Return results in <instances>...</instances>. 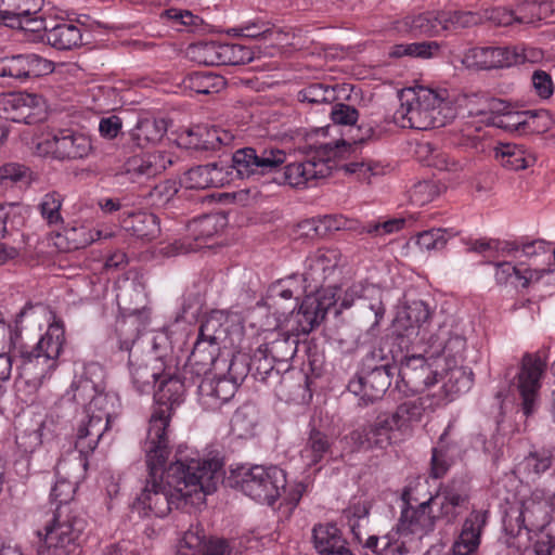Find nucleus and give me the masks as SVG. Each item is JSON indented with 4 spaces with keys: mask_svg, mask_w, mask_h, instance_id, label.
<instances>
[{
    "mask_svg": "<svg viewBox=\"0 0 555 555\" xmlns=\"http://www.w3.org/2000/svg\"><path fill=\"white\" fill-rule=\"evenodd\" d=\"M149 453L147 443H143L149 476L141 493L133 502V509L143 517H165L172 508L184 504H197L206 494L216 491L222 478V464L217 459L190 456L181 449L176 460L164 469L170 448L166 444L153 448Z\"/></svg>",
    "mask_w": 555,
    "mask_h": 555,
    "instance_id": "f257e3e1",
    "label": "nucleus"
},
{
    "mask_svg": "<svg viewBox=\"0 0 555 555\" xmlns=\"http://www.w3.org/2000/svg\"><path fill=\"white\" fill-rule=\"evenodd\" d=\"M285 162L286 153L274 146L243 147L232 155V166L242 179L275 173V182L293 188L309 186L314 180L330 176L332 170L328 159L313 156L288 164L280 171Z\"/></svg>",
    "mask_w": 555,
    "mask_h": 555,
    "instance_id": "f03ea898",
    "label": "nucleus"
},
{
    "mask_svg": "<svg viewBox=\"0 0 555 555\" xmlns=\"http://www.w3.org/2000/svg\"><path fill=\"white\" fill-rule=\"evenodd\" d=\"M64 341V327L60 323H52L31 350L21 351L15 388L22 400L27 402L28 397L35 395L51 377L59 365Z\"/></svg>",
    "mask_w": 555,
    "mask_h": 555,
    "instance_id": "7ed1b4c3",
    "label": "nucleus"
},
{
    "mask_svg": "<svg viewBox=\"0 0 555 555\" xmlns=\"http://www.w3.org/2000/svg\"><path fill=\"white\" fill-rule=\"evenodd\" d=\"M446 91L425 87L402 89L399 92L400 106L393 119L402 128L429 130L444 127L455 117V108L444 96Z\"/></svg>",
    "mask_w": 555,
    "mask_h": 555,
    "instance_id": "20e7f679",
    "label": "nucleus"
},
{
    "mask_svg": "<svg viewBox=\"0 0 555 555\" xmlns=\"http://www.w3.org/2000/svg\"><path fill=\"white\" fill-rule=\"evenodd\" d=\"M406 495L408 493L404 492L402 499L405 506L402 508L396 528L383 537L370 535L363 544L365 555H405L409 550L403 537L409 534L423 537L435 529L437 517L433 514L430 500L413 507L406 500Z\"/></svg>",
    "mask_w": 555,
    "mask_h": 555,
    "instance_id": "39448f33",
    "label": "nucleus"
},
{
    "mask_svg": "<svg viewBox=\"0 0 555 555\" xmlns=\"http://www.w3.org/2000/svg\"><path fill=\"white\" fill-rule=\"evenodd\" d=\"M146 341L147 350H144L145 340H140L138 334L131 338L120 339L119 349L127 350L130 382L139 395H149L153 391L155 382L168 369L167 338L164 336Z\"/></svg>",
    "mask_w": 555,
    "mask_h": 555,
    "instance_id": "423d86ee",
    "label": "nucleus"
},
{
    "mask_svg": "<svg viewBox=\"0 0 555 555\" xmlns=\"http://www.w3.org/2000/svg\"><path fill=\"white\" fill-rule=\"evenodd\" d=\"M185 395V386L181 377L171 372L168 364L166 374L159 377V387L154 393L155 405L149 422L146 439L149 453L154 452L152 448H159L162 444L169 447V423L171 415L179 406Z\"/></svg>",
    "mask_w": 555,
    "mask_h": 555,
    "instance_id": "0eeeda50",
    "label": "nucleus"
},
{
    "mask_svg": "<svg viewBox=\"0 0 555 555\" xmlns=\"http://www.w3.org/2000/svg\"><path fill=\"white\" fill-rule=\"evenodd\" d=\"M116 401V395L96 389L86 406V420L78 426L76 450L80 453L94 451L103 434L108 429Z\"/></svg>",
    "mask_w": 555,
    "mask_h": 555,
    "instance_id": "6e6552de",
    "label": "nucleus"
},
{
    "mask_svg": "<svg viewBox=\"0 0 555 555\" xmlns=\"http://www.w3.org/2000/svg\"><path fill=\"white\" fill-rule=\"evenodd\" d=\"M86 521L69 508L56 507L51 520L44 526L46 548L38 555H72L80 545Z\"/></svg>",
    "mask_w": 555,
    "mask_h": 555,
    "instance_id": "1a4fd4ad",
    "label": "nucleus"
},
{
    "mask_svg": "<svg viewBox=\"0 0 555 555\" xmlns=\"http://www.w3.org/2000/svg\"><path fill=\"white\" fill-rule=\"evenodd\" d=\"M286 475L278 466L255 465L250 467L242 477L241 489L251 499L273 505L286 491Z\"/></svg>",
    "mask_w": 555,
    "mask_h": 555,
    "instance_id": "9d476101",
    "label": "nucleus"
},
{
    "mask_svg": "<svg viewBox=\"0 0 555 555\" xmlns=\"http://www.w3.org/2000/svg\"><path fill=\"white\" fill-rule=\"evenodd\" d=\"M38 150L59 160H76L88 157L93 146L87 133L66 128L49 134L38 144Z\"/></svg>",
    "mask_w": 555,
    "mask_h": 555,
    "instance_id": "9b49d317",
    "label": "nucleus"
},
{
    "mask_svg": "<svg viewBox=\"0 0 555 555\" xmlns=\"http://www.w3.org/2000/svg\"><path fill=\"white\" fill-rule=\"evenodd\" d=\"M545 363L537 353L526 352L520 362L519 371L512 382V387L521 399V410L526 416L531 415L539 402L541 378Z\"/></svg>",
    "mask_w": 555,
    "mask_h": 555,
    "instance_id": "f8f14e48",
    "label": "nucleus"
},
{
    "mask_svg": "<svg viewBox=\"0 0 555 555\" xmlns=\"http://www.w3.org/2000/svg\"><path fill=\"white\" fill-rule=\"evenodd\" d=\"M43 99L35 93L9 92L0 94V118L27 125L44 119Z\"/></svg>",
    "mask_w": 555,
    "mask_h": 555,
    "instance_id": "ddd939ff",
    "label": "nucleus"
},
{
    "mask_svg": "<svg viewBox=\"0 0 555 555\" xmlns=\"http://www.w3.org/2000/svg\"><path fill=\"white\" fill-rule=\"evenodd\" d=\"M350 439L359 449H386L392 443L403 441L397 434L388 412L378 414L373 422L353 430Z\"/></svg>",
    "mask_w": 555,
    "mask_h": 555,
    "instance_id": "4468645a",
    "label": "nucleus"
},
{
    "mask_svg": "<svg viewBox=\"0 0 555 555\" xmlns=\"http://www.w3.org/2000/svg\"><path fill=\"white\" fill-rule=\"evenodd\" d=\"M359 228L357 220L344 216H324L320 219H309L299 222L292 232L294 241L332 240L337 231H356Z\"/></svg>",
    "mask_w": 555,
    "mask_h": 555,
    "instance_id": "2eb2a0df",
    "label": "nucleus"
},
{
    "mask_svg": "<svg viewBox=\"0 0 555 555\" xmlns=\"http://www.w3.org/2000/svg\"><path fill=\"white\" fill-rule=\"evenodd\" d=\"M395 365L383 364L375 372H359L354 378L349 380L348 390L361 398L364 404L373 403L383 398L391 385Z\"/></svg>",
    "mask_w": 555,
    "mask_h": 555,
    "instance_id": "dca6fc26",
    "label": "nucleus"
},
{
    "mask_svg": "<svg viewBox=\"0 0 555 555\" xmlns=\"http://www.w3.org/2000/svg\"><path fill=\"white\" fill-rule=\"evenodd\" d=\"M336 292V288L324 289L323 293H319L318 298L305 300L297 312L292 309L291 317L297 323L292 331H296L297 335L299 333L309 334L324 319L327 309L337 302Z\"/></svg>",
    "mask_w": 555,
    "mask_h": 555,
    "instance_id": "f3484780",
    "label": "nucleus"
},
{
    "mask_svg": "<svg viewBox=\"0 0 555 555\" xmlns=\"http://www.w3.org/2000/svg\"><path fill=\"white\" fill-rule=\"evenodd\" d=\"M77 454H73V459L63 460L56 466V474L68 473L67 468L75 467L74 474H68L67 477H59L54 487L51 490V499L57 503V507L68 508L66 504L72 501L77 489V483L83 477L87 470L88 462L87 455L89 453H80L76 450Z\"/></svg>",
    "mask_w": 555,
    "mask_h": 555,
    "instance_id": "a211bd4d",
    "label": "nucleus"
},
{
    "mask_svg": "<svg viewBox=\"0 0 555 555\" xmlns=\"http://www.w3.org/2000/svg\"><path fill=\"white\" fill-rule=\"evenodd\" d=\"M398 376L411 392H421L438 382L442 375L433 370L426 359L421 354L406 356L398 369Z\"/></svg>",
    "mask_w": 555,
    "mask_h": 555,
    "instance_id": "6ab92c4d",
    "label": "nucleus"
},
{
    "mask_svg": "<svg viewBox=\"0 0 555 555\" xmlns=\"http://www.w3.org/2000/svg\"><path fill=\"white\" fill-rule=\"evenodd\" d=\"M506 108L503 101L491 99L485 107L470 114L481 116L482 121L505 131L526 133L527 111H506Z\"/></svg>",
    "mask_w": 555,
    "mask_h": 555,
    "instance_id": "aec40b11",
    "label": "nucleus"
},
{
    "mask_svg": "<svg viewBox=\"0 0 555 555\" xmlns=\"http://www.w3.org/2000/svg\"><path fill=\"white\" fill-rule=\"evenodd\" d=\"M433 506L438 508L437 519H443L447 524H452L466 508L469 495L462 483L452 481L439 489L435 495L429 498Z\"/></svg>",
    "mask_w": 555,
    "mask_h": 555,
    "instance_id": "412c9836",
    "label": "nucleus"
},
{
    "mask_svg": "<svg viewBox=\"0 0 555 555\" xmlns=\"http://www.w3.org/2000/svg\"><path fill=\"white\" fill-rule=\"evenodd\" d=\"M51 72V63L41 56L28 53L0 59V77L25 80Z\"/></svg>",
    "mask_w": 555,
    "mask_h": 555,
    "instance_id": "4be33fe9",
    "label": "nucleus"
},
{
    "mask_svg": "<svg viewBox=\"0 0 555 555\" xmlns=\"http://www.w3.org/2000/svg\"><path fill=\"white\" fill-rule=\"evenodd\" d=\"M465 349V337L452 332L448 326H440L428 340L430 357H444L446 365L456 364L459 360H462Z\"/></svg>",
    "mask_w": 555,
    "mask_h": 555,
    "instance_id": "5701e85b",
    "label": "nucleus"
},
{
    "mask_svg": "<svg viewBox=\"0 0 555 555\" xmlns=\"http://www.w3.org/2000/svg\"><path fill=\"white\" fill-rule=\"evenodd\" d=\"M182 143L193 150L215 151L232 142L233 135L216 127L196 125L180 134Z\"/></svg>",
    "mask_w": 555,
    "mask_h": 555,
    "instance_id": "b1692460",
    "label": "nucleus"
},
{
    "mask_svg": "<svg viewBox=\"0 0 555 555\" xmlns=\"http://www.w3.org/2000/svg\"><path fill=\"white\" fill-rule=\"evenodd\" d=\"M509 53V47H475L464 53L462 63L476 69L509 67L515 64Z\"/></svg>",
    "mask_w": 555,
    "mask_h": 555,
    "instance_id": "393cba45",
    "label": "nucleus"
},
{
    "mask_svg": "<svg viewBox=\"0 0 555 555\" xmlns=\"http://www.w3.org/2000/svg\"><path fill=\"white\" fill-rule=\"evenodd\" d=\"M488 520L487 511H472L464 520L461 533L453 544L454 555H472L480 544V535Z\"/></svg>",
    "mask_w": 555,
    "mask_h": 555,
    "instance_id": "a878e982",
    "label": "nucleus"
},
{
    "mask_svg": "<svg viewBox=\"0 0 555 555\" xmlns=\"http://www.w3.org/2000/svg\"><path fill=\"white\" fill-rule=\"evenodd\" d=\"M274 338L261 346L275 360L276 374L286 372L289 369V361L295 357L298 346V335L288 332H272Z\"/></svg>",
    "mask_w": 555,
    "mask_h": 555,
    "instance_id": "bb28decb",
    "label": "nucleus"
},
{
    "mask_svg": "<svg viewBox=\"0 0 555 555\" xmlns=\"http://www.w3.org/2000/svg\"><path fill=\"white\" fill-rule=\"evenodd\" d=\"M425 403L422 398L408 400L399 404L396 410L388 413L397 434L403 440L412 436L414 428L422 421Z\"/></svg>",
    "mask_w": 555,
    "mask_h": 555,
    "instance_id": "cd10ccee",
    "label": "nucleus"
},
{
    "mask_svg": "<svg viewBox=\"0 0 555 555\" xmlns=\"http://www.w3.org/2000/svg\"><path fill=\"white\" fill-rule=\"evenodd\" d=\"M172 159L167 152H154L142 156H134L126 163V172L132 180L152 178L163 172Z\"/></svg>",
    "mask_w": 555,
    "mask_h": 555,
    "instance_id": "c85d7f7f",
    "label": "nucleus"
},
{
    "mask_svg": "<svg viewBox=\"0 0 555 555\" xmlns=\"http://www.w3.org/2000/svg\"><path fill=\"white\" fill-rule=\"evenodd\" d=\"M223 168L211 163L190 168L185 171L182 183L188 189H208L223 185Z\"/></svg>",
    "mask_w": 555,
    "mask_h": 555,
    "instance_id": "c756f323",
    "label": "nucleus"
},
{
    "mask_svg": "<svg viewBox=\"0 0 555 555\" xmlns=\"http://www.w3.org/2000/svg\"><path fill=\"white\" fill-rule=\"evenodd\" d=\"M167 129V121L164 118L145 117L138 120L129 135L134 145L144 147L159 142Z\"/></svg>",
    "mask_w": 555,
    "mask_h": 555,
    "instance_id": "7c9ffc66",
    "label": "nucleus"
},
{
    "mask_svg": "<svg viewBox=\"0 0 555 555\" xmlns=\"http://www.w3.org/2000/svg\"><path fill=\"white\" fill-rule=\"evenodd\" d=\"M333 439L325 433L311 428L300 456L308 466H313L332 453Z\"/></svg>",
    "mask_w": 555,
    "mask_h": 555,
    "instance_id": "2f4dec72",
    "label": "nucleus"
},
{
    "mask_svg": "<svg viewBox=\"0 0 555 555\" xmlns=\"http://www.w3.org/2000/svg\"><path fill=\"white\" fill-rule=\"evenodd\" d=\"M43 38L57 50H70L81 44L82 34L78 26L64 22L47 28Z\"/></svg>",
    "mask_w": 555,
    "mask_h": 555,
    "instance_id": "473e14b6",
    "label": "nucleus"
},
{
    "mask_svg": "<svg viewBox=\"0 0 555 555\" xmlns=\"http://www.w3.org/2000/svg\"><path fill=\"white\" fill-rule=\"evenodd\" d=\"M313 546L320 555H330L331 552L341 550L346 541L340 530L334 524H319L312 530Z\"/></svg>",
    "mask_w": 555,
    "mask_h": 555,
    "instance_id": "72a5a7b5",
    "label": "nucleus"
},
{
    "mask_svg": "<svg viewBox=\"0 0 555 555\" xmlns=\"http://www.w3.org/2000/svg\"><path fill=\"white\" fill-rule=\"evenodd\" d=\"M494 156L508 170H521L534 160L520 145L502 143L494 149Z\"/></svg>",
    "mask_w": 555,
    "mask_h": 555,
    "instance_id": "f704fd0d",
    "label": "nucleus"
},
{
    "mask_svg": "<svg viewBox=\"0 0 555 555\" xmlns=\"http://www.w3.org/2000/svg\"><path fill=\"white\" fill-rule=\"evenodd\" d=\"M43 0H0V20L16 22L28 15L39 14Z\"/></svg>",
    "mask_w": 555,
    "mask_h": 555,
    "instance_id": "c9c22d12",
    "label": "nucleus"
},
{
    "mask_svg": "<svg viewBox=\"0 0 555 555\" xmlns=\"http://www.w3.org/2000/svg\"><path fill=\"white\" fill-rule=\"evenodd\" d=\"M447 366L442 389L446 396L452 400L454 396L466 392L472 388L473 373L463 366H459L457 363Z\"/></svg>",
    "mask_w": 555,
    "mask_h": 555,
    "instance_id": "e433bc0d",
    "label": "nucleus"
},
{
    "mask_svg": "<svg viewBox=\"0 0 555 555\" xmlns=\"http://www.w3.org/2000/svg\"><path fill=\"white\" fill-rule=\"evenodd\" d=\"M441 20V12H425L406 16L403 23L413 35L435 36L443 31Z\"/></svg>",
    "mask_w": 555,
    "mask_h": 555,
    "instance_id": "4c0bfd02",
    "label": "nucleus"
},
{
    "mask_svg": "<svg viewBox=\"0 0 555 555\" xmlns=\"http://www.w3.org/2000/svg\"><path fill=\"white\" fill-rule=\"evenodd\" d=\"M257 422L256 408L251 404H244L234 412L231 418V431L237 438H250L255 435Z\"/></svg>",
    "mask_w": 555,
    "mask_h": 555,
    "instance_id": "58836bf2",
    "label": "nucleus"
},
{
    "mask_svg": "<svg viewBox=\"0 0 555 555\" xmlns=\"http://www.w3.org/2000/svg\"><path fill=\"white\" fill-rule=\"evenodd\" d=\"M336 99V87L323 82H312L297 93V100L309 105L328 104Z\"/></svg>",
    "mask_w": 555,
    "mask_h": 555,
    "instance_id": "ea45409f",
    "label": "nucleus"
},
{
    "mask_svg": "<svg viewBox=\"0 0 555 555\" xmlns=\"http://www.w3.org/2000/svg\"><path fill=\"white\" fill-rule=\"evenodd\" d=\"M340 254L336 248H321L310 263V275L315 279L320 275L326 280L339 266Z\"/></svg>",
    "mask_w": 555,
    "mask_h": 555,
    "instance_id": "a19ab883",
    "label": "nucleus"
},
{
    "mask_svg": "<svg viewBox=\"0 0 555 555\" xmlns=\"http://www.w3.org/2000/svg\"><path fill=\"white\" fill-rule=\"evenodd\" d=\"M220 49L221 43L219 42H197L189 46L186 54L192 61L198 64L206 66H219Z\"/></svg>",
    "mask_w": 555,
    "mask_h": 555,
    "instance_id": "79ce46f5",
    "label": "nucleus"
},
{
    "mask_svg": "<svg viewBox=\"0 0 555 555\" xmlns=\"http://www.w3.org/2000/svg\"><path fill=\"white\" fill-rule=\"evenodd\" d=\"M184 85L196 93L209 94L218 92L224 86V79L211 73L197 72L190 74Z\"/></svg>",
    "mask_w": 555,
    "mask_h": 555,
    "instance_id": "37998d69",
    "label": "nucleus"
},
{
    "mask_svg": "<svg viewBox=\"0 0 555 555\" xmlns=\"http://www.w3.org/2000/svg\"><path fill=\"white\" fill-rule=\"evenodd\" d=\"M371 509V503L367 500H359L357 502L351 503L345 511L344 517L347 520V524L354 535V539L362 543V537L360 532V527L362 522L369 521V515Z\"/></svg>",
    "mask_w": 555,
    "mask_h": 555,
    "instance_id": "c03bdc74",
    "label": "nucleus"
},
{
    "mask_svg": "<svg viewBox=\"0 0 555 555\" xmlns=\"http://www.w3.org/2000/svg\"><path fill=\"white\" fill-rule=\"evenodd\" d=\"M273 371L276 372L275 360L260 345L250 358L248 372L255 379L266 382Z\"/></svg>",
    "mask_w": 555,
    "mask_h": 555,
    "instance_id": "a18cd8bd",
    "label": "nucleus"
},
{
    "mask_svg": "<svg viewBox=\"0 0 555 555\" xmlns=\"http://www.w3.org/2000/svg\"><path fill=\"white\" fill-rule=\"evenodd\" d=\"M443 30H456L475 26L483 21L481 13L473 11H442Z\"/></svg>",
    "mask_w": 555,
    "mask_h": 555,
    "instance_id": "49530a36",
    "label": "nucleus"
},
{
    "mask_svg": "<svg viewBox=\"0 0 555 555\" xmlns=\"http://www.w3.org/2000/svg\"><path fill=\"white\" fill-rule=\"evenodd\" d=\"M552 464V457L548 451L540 450L530 452L518 464V470L527 477L539 476L546 472Z\"/></svg>",
    "mask_w": 555,
    "mask_h": 555,
    "instance_id": "de8ad7c7",
    "label": "nucleus"
},
{
    "mask_svg": "<svg viewBox=\"0 0 555 555\" xmlns=\"http://www.w3.org/2000/svg\"><path fill=\"white\" fill-rule=\"evenodd\" d=\"M438 50L439 44L436 41L413 42L397 44L391 49L389 54L392 57L415 56L428 59L431 57Z\"/></svg>",
    "mask_w": 555,
    "mask_h": 555,
    "instance_id": "09e8293b",
    "label": "nucleus"
},
{
    "mask_svg": "<svg viewBox=\"0 0 555 555\" xmlns=\"http://www.w3.org/2000/svg\"><path fill=\"white\" fill-rule=\"evenodd\" d=\"M220 65H241L254 60V52L242 44L221 43Z\"/></svg>",
    "mask_w": 555,
    "mask_h": 555,
    "instance_id": "8fccbe9b",
    "label": "nucleus"
},
{
    "mask_svg": "<svg viewBox=\"0 0 555 555\" xmlns=\"http://www.w3.org/2000/svg\"><path fill=\"white\" fill-rule=\"evenodd\" d=\"M98 388L99 386L90 378L79 376L74 378L65 396L68 400L87 406V401L92 399Z\"/></svg>",
    "mask_w": 555,
    "mask_h": 555,
    "instance_id": "3c124183",
    "label": "nucleus"
},
{
    "mask_svg": "<svg viewBox=\"0 0 555 555\" xmlns=\"http://www.w3.org/2000/svg\"><path fill=\"white\" fill-rule=\"evenodd\" d=\"M62 196L57 192L43 195L38 208L49 225H57L63 221L61 216Z\"/></svg>",
    "mask_w": 555,
    "mask_h": 555,
    "instance_id": "603ef678",
    "label": "nucleus"
},
{
    "mask_svg": "<svg viewBox=\"0 0 555 555\" xmlns=\"http://www.w3.org/2000/svg\"><path fill=\"white\" fill-rule=\"evenodd\" d=\"M220 345L221 344L197 336L191 356L197 363L211 365L219 356Z\"/></svg>",
    "mask_w": 555,
    "mask_h": 555,
    "instance_id": "864d4df0",
    "label": "nucleus"
},
{
    "mask_svg": "<svg viewBox=\"0 0 555 555\" xmlns=\"http://www.w3.org/2000/svg\"><path fill=\"white\" fill-rule=\"evenodd\" d=\"M219 218L216 215H204L189 223V231L194 241L211 238L218 232Z\"/></svg>",
    "mask_w": 555,
    "mask_h": 555,
    "instance_id": "5fc2aeb1",
    "label": "nucleus"
},
{
    "mask_svg": "<svg viewBox=\"0 0 555 555\" xmlns=\"http://www.w3.org/2000/svg\"><path fill=\"white\" fill-rule=\"evenodd\" d=\"M237 363L232 361L229 367V375L231 377H218L215 378V382L219 389V399H220V408L227 403L230 399H232L237 390L238 385L244 379L245 374L242 373L241 376H234V372Z\"/></svg>",
    "mask_w": 555,
    "mask_h": 555,
    "instance_id": "6e6d98bb",
    "label": "nucleus"
},
{
    "mask_svg": "<svg viewBox=\"0 0 555 555\" xmlns=\"http://www.w3.org/2000/svg\"><path fill=\"white\" fill-rule=\"evenodd\" d=\"M222 314L212 313L206 318L198 331V336L221 344L227 336V328L222 324Z\"/></svg>",
    "mask_w": 555,
    "mask_h": 555,
    "instance_id": "4d7b16f0",
    "label": "nucleus"
},
{
    "mask_svg": "<svg viewBox=\"0 0 555 555\" xmlns=\"http://www.w3.org/2000/svg\"><path fill=\"white\" fill-rule=\"evenodd\" d=\"M205 534L197 527L190 528L179 542L178 553L180 555H199L205 547Z\"/></svg>",
    "mask_w": 555,
    "mask_h": 555,
    "instance_id": "13d9d810",
    "label": "nucleus"
},
{
    "mask_svg": "<svg viewBox=\"0 0 555 555\" xmlns=\"http://www.w3.org/2000/svg\"><path fill=\"white\" fill-rule=\"evenodd\" d=\"M198 402L207 411L220 409L219 389L215 378H204L198 386Z\"/></svg>",
    "mask_w": 555,
    "mask_h": 555,
    "instance_id": "bf43d9fd",
    "label": "nucleus"
},
{
    "mask_svg": "<svg viewBox=\"0 0 555 555\" xmlns=\"http://www.w3.org/2000/svg\"><path fill=\"white\" fill-rule=\"evenodd\" d=\"M416 243H448L449 241L464 242L459 231L451 228H433L415 234Z\"/></svg>",
    "mask_w": 555,
    "mask_h": 555,
    "instance_id": "052dcab7",
    "label": "nucleus"
},
{
    "mask_svg": "<svg viewBox=\"0 0 555 555\" xmlns=\"http://www.w3.org/2000/svg\"><path fill=\"white\" fill-rule=\"evenodd\" d=\"M404 224H405V219L393 218V219L386 220L384 222H377V223L367 224V225H361L359 223V228L354 232H359V233L366 232L372 236V238H382L384 236V234H391V233L400 231L401 229H403Z\"/></svg>",
    "mask_w": 555,
    "mask_h": 555,
    "instance_id": "680f3d73",
    "label": "nucleus"
},
{
    "mask_svg": "<svg viewBox=\"0 0 555 555\" xmlns=\"http://www.w3.org/2000/svg\"><path fill=\"white\" fill-rule=\"evenodd\" d=\"M538 9L537 1L525 0L519 2L515 8L516 23L537 25L542 21Z\"/></svg>",
    "mask_w": 555,
    "mask_h": 555,
    "instance_id": "e2e57ef3",
    "label": "nucleus"
},
{
    "mask_svg": "<svg viewBox=\"0 0 555 555\" xmlns=\"http://www.w3.org/2000/svg\"><path fill=\"white\" fill-rule=\"evenodd\" d=\"M438 195L437 186L431 181L416 183L410 191V198L414 205L424 206Z\"/></svg>",
    "mask_w": 555,
    "mask_h": 555,
    "instance_id": "0e129e2a",
    "label": "nucleus"
},
{
    "mask_svg": "<svg viewBox=\"0 0 555 555\" xmlns=\"http://www.w3.org/2000/svg\"><path fill=\"white\" fill-rule=\"evenodd\" d=\"M555 550V524H548L540 531L533 545L535 555H551Z\"/></svg>",
    "mask_w": 555,
    "mask_h": 555,
    "instance_id": "69168bd1",
    "label": "nucleus"
},
{
    "mask_svg": "<svg viewBox=\"0 0 555 555\" xmlns=\"http://www.w3.org/2000/svg\"><path fill=\"white\" fill-rule=\"evenodd\" d=\"M552 126V118L547 111H527L526 133L528 132H545Z\"/></svg>",
    "mask_w": 555,
    "mask_h": 555,
    "instance_id": "338daca9",
    "label": "nucleus"
},
{
    "mask_svg": "<svg viewBox=\"0 0 555 555\" xmlns=\"http://www.w3.org/2000/svg\"><path fill=\"white\" fill-rule=\"evenodd\" d=\"M409 327L421 326L429 319L430 312L424 301H413L403 311Z\"/></svg>",
    "mask_w": 555,
    "mask_h": 555,
    "instance_id": "774afa93",
    "label": "nucleus"
}]
</instances>
